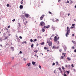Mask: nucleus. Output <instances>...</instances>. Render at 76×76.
<instances>
[{"label":"nucleus","mask_w":76,"mask_h":76,"mask_svg":"<svg viewBox=\"0 0 76 76\" xmlns=\"http://www.w3.org/2000/svg\"><path fill=\"white\" fill-rule=\"evenodd\" d=\"M54 34H52V36H51V37H54Z\"/></svg>","instance_id":"obj_55"},{"label":"nucleus","mask_w":76,"mask_h":76,"mask_svg":"<svg viewBox=\"0 0 76 76\" xmlns=\"http://www.w3.org/2000/svg\"><path fill=\"white\" fill-rule=\"evenodd\" d=\"M72 49H75V47L74 46H73L72 47Z\"/></svg>","instance_id":"obj_49"},{"label":"nucleus","mask_w":76,"mask_h":76,"mask_svg":"<svg viewBox=\"0 0 76 76\" xmlns=\"http://www.w3.org/2000/svg\"><path fill=\"white\" fill-rule=\"evenodd\" d=\"M19 38H20V39H22V37L21 36H20Z\"/></svg>","instance_id":"obj_35"},{"label":"nucleus","mask_w":76,"mask_h":76,"mask_svg":"<svg viewBox=\"0 0 76 76\" xmlns=\"http://www.w3.org/2000/svg\"><path fill=\"white\" fill-rule=\"evenodd\" d=\"M62 55H64V57H65V56H66V53H62Z\"/></svg>","instance_id":"obj_13"},{"label":"nucleus","mask_w":76,"mask_h":76,"mask_svg":"<svg viewBox=\"0 0 76 76\" xmlns=\"http://www.w3.org/2000/svg\"><path fill=\"white\" fill-rule=\"evenodd\" d=\"M23 60L24 61H26V58H24V59H23Z\"/></svg>","instance_id":"obj_34"},{"label":"nucleus","mask_w":76,"mask_h":76,"mask_svg":"<svg viewBox=\"0 0 76 76\" xmlns=\"http://www.w3.org/2000/svg\"><path fill=\"white\" fill-rule=\"evenodd\" d=\"M39 67L40 69L41 68V65H39Z\"/></svg>","instance_id":"obj_26"},{"label":"nucleus","mask_w":76,"mask_h":76,"mask_svg":"<svg viewBox=\"0 0 76 76\" xmlns=\"http://www.w3.org/2000/svg\"><path fill=\"white\" fill-rule=\"evenodd\" d=\"M62 69H63V70H64V68L63 67V66H62Z\"/></svg>","instance_id":"obj_36"},{"label":"nucleus","mask_w":76,"mask_h":76,"mask_svg":"<svg viewBox=\"0 0 76 76\" xmlns=\"http://www.w3.org/2000/svg\"><path fill=\"white\" fill-rule=\"evenodd\" d=\"M64 76H67V75H66V74H64Z\"/></svg>","instance_id":"obj_62"},{"label":"nucleus","mask_w":76,"mask_h":76,"mask_svg":"<svg viewBox=\"0 0 76 76\" xmlns=\"http://www.w3.org/2000/svg\"><path fill=\"white\" fill-rule=\"evenodd\" d=\"M0 45L1 47H2L3 46L2 45Z\"/></svg>","instance_id":"obj_64"},{"label":"nucleus","mask_w":76,"mask_h":76,"mask_svg":"<svg viewBox=\"0 0 76 76\" xmlns=\"http://www.w3.org/2000/svg\"><path fill=\"white\" fill-rule=\"evenodd\" d=\"M12 60H14V57H12Z\"/></svg>","instance_id":"obj_57"},{"label":"nucleus","mask_w":76,"mask_h":76,"mask_svg":"<svg viewBox=\"0 0 76 76\" xmlns=\"http://www.w3.org/2000/svg\"><path fill=\"white\" fill-rule=\"evenodd\" d=\"M38 45H39V44H38V43L37 44L36 46H38Z\"/></svg>","instance_id":"obj_48"},{"label":"nucleus","mask_w":76,"mask_h":76,"mask_svg":"<svg viewBox=\"0 0 76 76\" xmlns=\"http://www.w3.org/2000/svg\"><path fill=\"white\" fill-rule=\"evenodd\" d=\"M44 49H45V50H48V48L46 47H45L44 48Z\"/></svg>","instance_id":"obj_21"},{"label":"nucleus","mask_w":76,"mask_h":76,"mask_svg":"<svg viewBox=\"0 0 76 76\" xmlns=\"http://www.w3.org/2000/svg\"><path fill=\"white\" fill-rule=\"evenodd\" d=\"M23 8V5H21L20 6V9H22Z\"/></svg>","instance_id":"obj_8"},{"label":"nucleus","mask_w":76,"mask_h":76,"mask_svg":"<svg viewBox=\"0 0 76 76\" xmlns=\"http://www.w3.org/2000/svg\"><path fill=\"white\" fill-rule=\"evenodd\" d=\"M59 37H58V38H57V39L58 40V39H59Z\"/></svg>","instance_id":"obj_58"},{"label":"nucleus","mask_w":76,"mask_h":76,"mask_svg":"<svg viewBox=\"0 0 76 76\" xmlns=\"http://www.w3.org/2000/svg\"><path fill=\"white\" fill-rule=\"evenodd\" d=\"M40 44H41V45H44V44H45V43H44V42H42V43H40Z\"/></svg>","instance_id":"obj_14"},{"label":"nucleus","mask_w":76,"mask_h":76,"mask_svg":"<svg viewBox=\"0 0 76 76\" xmlns=\"http://www.w3.org/2000/svg\"><path fill=\"white\" fill-rule=\"evenodd\" d=\"M32 64L33 65H34L35 64V62L34 61L32 62Z\"/></svg>","instance_id":"obj_18"},{"label":"nucleus","mask_w":76,"mask_h":76,"mask_svg":"<svg viewBox=\"0 0 76 76\" xmlns=\"http://www.w3.org/2000/svg\"><path fill=\"white\" fill-rule=\"evenodd\" d=\"M12 50H14V48L13 47H11Z\"/></svg>","instance_id":"obj_23"},{"label":"nucleus","mask_w":76,"mask_h":76,"mask_svg":"<svg viewBox=\"0 0 76 76\" xmlns=\"http://www.w3.org/2000/svg\"><path fill=\"white\" fill-rule=\"evenodd\" d=\"M64 58V57H63V56H61V58H60V60H61V59H63Z\"/></svg>","instance_id":"obj_20"},{"label":"nucleus","mask_w":76,"mask_h":76,"mask_svg":"<svg viewBox=\"0 0 76 76\" xmlns=\"http://www.w3.org/2000/svg\"><path fill=\"white\" fill-rule=\"evenodd\" d=\"M48 51H50L49 50H47V52H48Z\"/></svg>","instance_id":"obj_61"},{"label":"nucleus","mask_w":76,"mask_h":76,"mask_svg":"<svg viewBox=\"0 0 76 76\" xmlns=\"http://www.w3.org/2000/svg\"><path fill=\"white\" fill-rule=\"evenodd\" d=\"M40 25H41V26H44L45 25V24L44 23V22H42L40 23Z\"/></svg>","instance_id":"obj_3"},{"label":"nucleus","mask_w":76,"mask_h":76,"mask_svg":"<svg viewBox=\"0 0 76 76\" xmlns=\"http://www.w3.org/2000/svg\"><path fill=\"white\" fill-rule=\"evenodd\" d=\"M53 48H54V49L57 48H58V47H56L55 46H53Z\"/></svg>","instance_id":"obj_11"},{"label":"nucleus","mask_w":76,"mask_h":76,"mask_svg":"<svg viewBox=\"0 0 76 76\" xmlns=\"http://www.w3.org/2000/svg\"><path fill=\"white\" fill-rule=\"evenodd\" d=\"M20 54H21V53H22V51H20Z\"/></svg>","instance_id":"obj_56"},{"label":"nucleus","mask_w":76,"mask_h":76,"mask_svg":"<svg viewBox=\"0 0 76 76\" xmlns=\"http://www.w3.org/2000/svg\"><path fill=\"white\" fill-rule=\"evenodd\" d=\"M34 41H37V39H34Z\"/></svg>","instance_id":"obj_37"},{"label":"nucleus","mask_w":76,"mask_h":76,"mask_svg":"<svg viewBox=\"0 0 76 76\" xmlns=\"http://www.w3.org/2000/svg\"><path fill=\"white\" fill-rule=\"evenodd\" d=\"M66 72L68 73V74H69V71H67Z\"/></svg>","instance_id":"obj_39"},{"label":"nucleus","mask_w":76,"mask_h":76,"mask_svg":"<svg viewBox=\"0 0 76 76\" xmlns=\"http://www.w3.org/2000/svg\"><path fill=\"white\" fill-rule=\"evenodd\" d=\"M58 69H59V70H60V71L61 70V68H59Z\"/></svg>","instance_id":"obj_42"},{"label":"nucleus","mask_w":76,"mask_h":76,"mask_svg":"<svg viewBox=\"0 0 76 76\" xmlns=\"http://www.w3.org/2000/svg\"><path fill=\"white\" fill-rule=\"evenodd\" d=\"M60 72L61 73H63V71L61 70Z\"/></svg>","instance_id":"obj_43"},{"label":"nucleus","mask_w":76,"mask_h":76,"mask_svg":"<svg viewBox=\"0 0 76 76\" xmlns=\"http://www.w3.org/2000/svg\"><path fill=\"white\" fill-rule=\"evenodd\" d=\"M25 16L26 18H28V17H29V14H25Z\"/></svg>","instance_id":"obj_7"},{"label":"nucleus","mask_w":76,"mask_h":76,"mask_svg":"<svg viewBox=\"0 0 76 76\" xmlns=\"http://www.w3.org/2000/svg\"><path fill=\"white\" fill-rule=\"evenodd\" d=\"M67 59L68 61H70V60H71V58H70L69 57H67Z\"/></svg>","instance_id":"obj_9"},{"label":"nucleus","mask_w":76,"mask_h":76,"mask_svg":"<svg viewBox=\"0 0 76 76\" xmlns=\"http://www.w3.org/2000/svg\"><path fill=\"white\" fill-rule=\"evenodd\" d=\"M54 65H55V63H53L52 64V66H54Z\"/></svg>","instance_id":"obj_33"},{"label":"nucleus","mask_w":76,"mask_h":76,"mask_svg":"<svg viewBox=\"0 0 76 76\" xmlns=\"http://www.w3.org/2000/svg\"><path fill=\"white\" fill-rule=\"evenodd\" d=\"M54 40L55 42H56L57 41V37L56 36H55L54 37Z\"/></svg>","instance_id":"obj_4"},{"label":"nucleus","mask_w":76,"mask_h":76,"mask_svg":"<svg viewBox=\"0 0 76 76\" xmlns=\"http://www.w3.org/2000/svg\"><path fill=\"white\" fill-rule=\"evenodd\" d=\"M73 28H74V29H75V27H74V26H71L70 27V29H73Z\"/></svg>","instance_id":"obj_10"},{"label":"nucleus","mask_w":76,"mask_h":76,"mask_svg":"<svg viewBox=\"0 0 76 76\" xmlns=\"http://www.w3.org/2000/svg\"><path fill=\"white\" fill-rule=\"evenodd\" d=\"M72 26H75V24H72Z\"/></svg>","instance_id":"obj_47"},{"label":"nucleus","mask_w":76,"mask_h":76,"mask_svg":"<svg viewBox=\"0 0 76 76\" xmlns=\"http://www.w3.org/2000/svg\"><path fill=\"white\" fill-rule=\"evenodd\" d=\"M30 41H31V42H33V40H32V39H30Z\"/></svg>","instance_id":"obj_31"},{"label":"nucleus","mask_w":76,"mask_h":76,"mask_svg":"<svg viewBox=\"0 0 76 76\" xmlns=\"http://www.w3.org/2000/svg\"><path fill=\"white\" fill-rule=\"evenodd\" d=\"M10 26H8L7 28H10Z\"/></svg>","instance_id":"obj_41"},{"label":"nucleus","mask_w":76,"mask_h":76,"mask_svg":"<svg viewBox=\"0 0 76 76\" xmlns=\"http://www.w3.org/2000/svg\"><path fill=\"white\" fill-rule=\"evenodd\" d=\"M52 29L53 30V31H54L55 30V28L54 27H52Z\"/></svg>","instance_id":"obj_17"},{"label":"nucleus","mask_w":76,"mask_h":76,"mask_svg":"<svg viewBox=\"0 0 76 76\" xmlns=\"http://www.w3.org/2000/svg\"><path fill=\"white\" fill-rule=\"evenodd\" d=\"M31 48H33V47H34V44H32L31 45Z\"/></svg>","instance_id":"obj_25"},{"label":"nucleus","mask_w":76,"mask_h":76,"mask_svg":"<svg viewBox=\"0 0 76 76\" xmlns=\"http://www.w3.org/2000/svg\"><path fill=\"white\" fill-rule=\"evenodd\" d=\"M9 36H7V37H5L4 39H8V38H9Z\"/></svg>","instance_id":"obj_12"},{"label":"nucleus","mask_w":76,"mask_h":76,"mask_svg":"<svg viewBox=\"0 0 76 76\" xmlns=\"http://www.w3.org/2000/svg\"><path fill=\"white\" fill-rule=\"evenodd\" d=\"M64 50H67V48L65 47L64 48Z\"/></svg>","instance_id":"obj_51"},{"label":"nucleus","mask_w":76,"mask_h":76,"mask_svg":"<svg viewBox=\"0 0 76 76\" xmlns=\"http://www.w3.org/2000/svg\"><path fill=\"white\" fill-rule=\"evenodd\" d=\"M50 25H48L47 26H44V28H47L48 29V28H50Z\"/></svg>","instance_id":"obj_6"},{"label":"nucleus","mask_w":76,"mask_h":76,"mask_svg":"<svg viewBox=\"0 0 76 76\" xmlns=\"http://www.w3.org/2000/svg\"><path fill=\"white\" fill-rule=\"evenodd\" d=\"M70 28L69 27H67V32L66 33V37H68V35H69L70 34Z\"/></svg>","instance_id":"obj_1"},{"label":"nucleus","mask_w":76,"mask_h":76,"mask_svg":"<svg viewBox=\"0 0 76 76\" xmlns=\"http://www.w3.org/2000/svg\"><path fill=\"white\" fill-rule=\"evenodd\" d=\"M72 42H73V44H76V42H75V41L72 40Z\"/></svg>","instance_id":"obj_16"},{"label":"nucleus","mask_w":76,"mask_h":76,"mask_svg":"<svg viewBox=\"0 0 76 76\" xmlns=\"http://www.w3.org/2000/svg\"><path fill=\"white\" fill-rule=\"evenodd\" d=\"M16 20L15 19H14L12 20V22H14Z\"/></svg>","instance_id":"obj_29"},{"label":"nucleus","mask_w":76,"mask_h":76,"mask_svg":"<svg viewBox=\"0 0 76 76\" xmlns=\"http://www.w3.org/2000/svg\"><path fill=\"white\" fill-rule=\"evenodd\" d=\"M38 50H36V51H35V52L36 53H37V52H38Z\"/></svg>","instance_id":"obj_38"},{"label":"nucleus","mask_w":76,"mask_h":76,"mask_svg":"<svg viewBox=\"0 0 76 76\" xmlns=\"http://www.w3.org/2000/svg\"><path fill=\"white\" fill-rule=\"evenodd\" d=\"M61 51H62L61 49L59 50L60 52H61Z\"/></svg>","instance_id":"obj_46"},{"label":"nucleus","mask_w":76,"mask_h":76,"mask_svg":"<svg viewBox=\"0 0 76 76\" xmlns=\"http://www.w3.org/2000/svg\"><path fill=\"white\" fill-rule=\"evenodd\" d=\"M42 32H45V30L44 29V28H42Z\"/></svg>","instance_id":"obj_15"},{"label":"nucleus","mask_w":76,"mask_h":76,"mask_svg":"<svg viewBox=\"0 0 76 76\" xmlns=\"http://www.w3.org/2000/svg\"><path fill=\"white\" fill-rule=\"evenodd\" d=\"M18 42H19V41H20V39H19H19H18Z\"/></svg>","instance_id":"obj_59"},{"label":"nucleus","mask_w":76,"mask_h":76,"mask_svg":"<svg viewBox=\"0 0 76 76\" xmlns=\"http://www.w3.org/2000/svg\"><path fill=\"white\" fill-rule=\"evenodd\" d=\"M59 21V20H58V19H57L56 20H55V22H58Z\"/></svg>","instance_id":"obj_22"},{"label":"nucleus","mask_w":76,"mask_h":76,"mask_svg":"<svg viewBox=\"0 0 76 76\" xmlns=\"http://www.w3.org/2000/svg\"><path fill=\"white\" fill-rule=\"evenodd\" d=\"M72 37H74V36H75V35L74 34H72Z\"/></svg>","instance_id":"obj_50"},{"label":"nucleus","mask_w":76,"mask_h":76,"mask_svg":"<svg viewBox=\"0 0 76 76\" xmlns=\"http://www.w3.org/2000/svg\"><path fill=\"white\" fill-rule=\"evenodd\" d=\"M72 67H74V66L73 65V64H72L71 65Z\"/></svg>","instance_id":"obj_32"},{"label":"nucleus","mask_w":76,"mask_h":76,"mask_svg":"<svg viewBox=\"0 0 76 76\" xmlns=\"http://www.w3.org/2000/svg\"><path fill=\"white\" fill-rule=\"evenodd\" d=\"M75 53H76V49L74 50Z\"/></svg>","instance_id":"obj_45"},{"label":"nucleus","mask_w":76,"mask_h":76,"mask_svg":"<svg viewBox=\"0 0 76 76\" xmlns=\"http://www.w3.org/2000/svg\"><path fill=\"white\" fill-rule=\"evenodd\" d=\"M30 64H31V63H28L27 64V66H28V67L29 66H30Z\"/></svg>","instance_id":"obj_19"},{"label":"nucleus","mask_w":76,"mask_h":76,"mask_svg":"<svg viewBox=\"0 0 76 76\" xmlns=\"http://www.w3.org/2000/svg\"><path fill=\"white\" fill-rule=\"evenodd\" d=\"M67 3H69V1H67Z\"/></svg>","instance_id":"obj_52"},{"label":"nucleus","mask_w":76,"mask_h":76,"mask_svg":"<svg viewBox=\"0 0 76 76\" xmlns=\"http://www.w3.org/2000/svg\"><path fill=\"white\" fill-rule=\"evenodd\" d=\"M9 6H10V5H9V4H7V7H9Z\"/></svg>","instance_id":"obj_27"},{"label":"nucleus","mask_w":76,"mask_h":76,"mask_svg":"<svg viewBox=\"0 0 76 76\" xmlns=\"http://www.w3.org/2000/svg\"><path fill=\"white\" fill-rule=\"evenodd\" d=\"M73 70H74V72H76V69H73Z\"/></svg>","instance_id":"obj_44"},{"label":"nucleus","mask_w":76,"mask_h":76,"mask_svg":"<svg viewBox=\"0 0 76 76\" xmlns=\"http://www.w3.org/2000/svg\"><path fill=\"white\" fill-rule=\"evenodd\" d=\"M56 64H57V65H58V62H56Z\"/></svg>","instance_id":"obj_40"},{"label":"nucleus","mask_w":76,"mask_h":76,"mask_svg":"<svg viewBox=\"0 0 76 76\" xmlns=\"http://www.w3.org/2000/svg\"><path fill=\"white\" fill-rule=\"evenodd\" d=\"M70 15V14H69V13L68 14V16H69V15Z\"/></svg>","instance_id":"obj_63"},{"label":"nucleus","mask_w":76,"mask_h":76,"mask_svg":"<svg viewBox=\"0 0 76 76\" xmlns=\"http://www.w3.org/2000/svg\"><path fill=\"white\" fill-rule=\"evenodd\" d=\"M16 37H17V39H19V37H18V36H16Z\"/></svg>","instance_id":"obj_24"},{"label":"nucleus","mask_w":76,"mask_h":76,"mask_svg":"<svg viewBox=\"0 0 76 76\" xmlns=\"http://www.w3.org/2000/svg\"><path fill=\"white\" fill-rule=\"evenodd\" d=\"M8 35L9 36H10L11 34H8Z\"/></svg>","instance_id":"obj_60"},{"label":"nucleus","mask_w":76,"mask_h":76,"mask_svg":"<svg viewBox=\"0 0 76 76\" xmlns=\"http://www.w3.org/2000/svg\"><path fill=\"white\" fill-rule=\"evenodd\" d=\"M52 21H53V22H55V21L54 20V19H52Z\"/></svg>","instance_id":"obj_30"},{"label":"nucleus","mask_w":76,"mask_h":76,"mask_svg":"<svg viewBox=\"0 0 76 76\" xmlns=\"http://www.w3.org/2000/svg\"><path fill=\"white\" fill-rule=\"evenodd\" d=\"M47 43H48L49 46H51L52 45V42L50 41V40H48L47 41Z\"/></svg>","instance_id":"obj_2"},{"label":"nucleus","mask_w":76,"mask_h":76,"mask_svg":"<svg viewBox=\"0 0 76 76\" xmlns=\"http://www.w3.org/2000/svg\"><path fill=\"white\" fill-rule=\"evenodd\" d=\"M44 16H45V15H42L40 18V20H42V19H43V18H44Z\"/></svg>","instance_id":"obj_5"},{"label":"nucleus","mask_w":76,"mask_h":76,"mask_svg":"<svg viewBox=\"0 0 76 76\" xmlns=\"http://www.w3.org/2000/svg\"><path fill=\"white\" fill-rule=\"evenodd\" d=\"M60 1H61V0H58V2H60Z\"/></svg>","instance_id":"obj_54"},{"label":"nucleus","mask_w":76,"mask_h":76,"mask_svg":"<svg viewBox=\"0 0 76 76\" xmlns=\"http://www.w3.org/2000/svg\"><path fill=\"white\" fill-rule=\"evenodd\" d=\"M6 33H4V35H6Z\"/></svg>","instance_id":"obj_53"},{"label":"nucleus","mask_w":76,"mask_h":76,"mask_svg":"<svg viewBox=\"0 0 76 76\" xmlns=\"http://www.w3.org/2000/svg\"><path fill=\"white\" fill-rule=\"evenodd\" d=\"M49 14H50L51 15H52V13H51L50 11L49 12Z\"/></svg>","instance_id":"obj_28"}]
</instances>
